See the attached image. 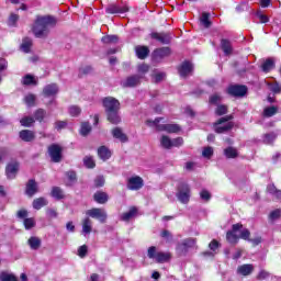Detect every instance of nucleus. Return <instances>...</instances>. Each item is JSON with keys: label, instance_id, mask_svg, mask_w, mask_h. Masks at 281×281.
I'll return each instance as SVG.
<instances>
[{"label": "nucleus", "instance_id": "obj_59", "mask_svg": "<svg viewBox=\"0 0 281 281\" xmlns=\"http://www.w3.org/2000/svg\"><path fill=\"white\" fill-rule=\"evenodd\" d=\"M248 235V243H251L252 247H256L258 245H260V243H262V238L261 237H256L254 239L249 238V232H247Z\"/></svg>", "mask_w": 281, "mask_h": 281}, {"label": "nucleus", "instance_id": "obj_24", "mask_svg": "<svg viewBox=\"0 0 281 281\" xmlns=\"http://www.w3.org/2000/svg\"><path fill=\"white\" fill-rule=\"evenodd\" d=\"M50 196L55 199V201H63V199H65V191L60 187H53Z\"/></svg>", "mask_w": 281, "mask_h": 281}, {"label": "nucleus", "instance_id": "obj_30", "mask_svg": "<svg viewBox=\"0 0 281 281\" xmlns=\"http://www.w3.org/2000/svg\"><path fill=\"white\" fill-rule=\"evenodd\" d=\"M221 48L224 52V56H229L232 52H234V49L232 48V42L225 38L221 41Z\"/></svg>", "mask_w": 281, "mask_h": 281}, {"label": "nucleus", "instance_id": "obj_20", "mask_svg": "<svg viewBox=\"0 0 281 281\" xmlns=\"http://www.w3.org/2000/svg\"><path fill=\"white\" fill-rule=\"evenodd\" d=\"M112 137H114V139H119L122 144H126V142H128V136H126L120 127L112 130Z\"/></svg>", "mask_w": 281, "mask_h": 281}, {"label": "nucleus", "instance_id": "obj_48", "mask_svg": "<svg viewBox=\"0 0 281 281\" xmlns=\"http://www.w3.org/2000/svg\"><path fill=\"white\" fill-rule=\"evenodd\" d=\"M83 166H86V168H95V160H93L91 156H86L83 158Z\"/></svg>", "mask_w": 281, "mask_h": 281}, {"label": "nucleus", "instance_id": "obj_13", "mask_svg": "<svg viewBox=\"0 0 281 281\" xmlns=\"http://www.w3.org/2000/svg\"><path fill=\"white\" fill-rule=\"evenodd\" d=\"M60 91V89L58 88V85L56 83H49L46 85L43 89V95L45 98H56V95H58V92Z\"/></svg>", "mask_w": 281, "mask_h": 281}, {"label": "nucleus", "instance_id": "obj_16", "mask_svg": "<svg viewBox=\"0 0 281 281\" xmlns=\"http://www.w3.org/2000/svg\"><path fill=\"white\" fill-rule=\"evenodd\" d=\"M18 172H19V162L18 161L8 164V166L5 168V175H7L8 179H16Z\"/></svg>", "mask_w": 281, "mask_h": 281}, {"label": "nucleus", "instance_id": "obj_36", "mask_svg": "<svg viewBox=\"0 0 281 281\" xmlns=\"http://www.w3.org/2000/svg\"><path fill=\"white\" fill-rule=\"evenodd\" d=\"M45 115H47V112L43 109H37L33 114V120L36 122H43L45 120Z\"/></svg>", "mask_w": 281, "mask_h": 281}, {"label": "nucleus", "instance_id": "obj_49", "mask_svg": "<svg viewBox=\"0 0 281 281\" xmlns=\"http://www.w3.org/2000/svg\"><path fill=\"white\" fill-rule=\"evenodd\" d=\"M25 104L27 106H34V103L36 102V95L30 93V94H26L25 98Z\"/></svg>", "mask_w": 281, "mask_h": 281}, {"label": "nucleus", "instance_id": "obj_45", "mask_svg": "<svg viewBox=\"0 0 281 281\" xmlns=\"http://www.w3.org/2000/svg\"><path fill=\"white\" fill-rule=\"evenodd\" d=\"M160 144L162 148H167V149L172 148V139H170V137L168 136H162L160 138Z\"/></svg>", "mask_w": 281, "mask_h": 281}, {"label": "nucleus", "instance_id": "obj_55", "mask_svg": "<svg viewBox=\"0 0 281 281\" xmlns=\"http://www.w3.org/2000/svg\"><path fill=\"white\" fill-rule=\"evenodd\" d=\"M87 251H89L87 245L80 246L78 248V257L79 258H85L87 256Z\"/></svg>", "mask_w": 281, "mask_h": 281}, {"label": "nucleus", "instance_id": "obj_42", "mask_svg": "<svg viewBox=\"0 0 281 281\" xmlns=\"http://www.w3.org/2000/svg\"><path fill=\"white\" fill-rule=\"evenodd\" d=\"M0 281H19V280L16 279V276L8 271H2L0 273Z\"/></svg>", "mask_w": 281, "mask_h": 281}, {"label": "nucleus", "instance_id": "obj_60", "mask_svg": "<svg viewBox=\"0 0 281 281\" xmlns=\"http://www.w3.org/2000/svg\"><path fill=\"white\" fill-rule=\"evenodd\" d=\"M23 85L25 86L34 85V77L32 75L24 76Z\"/></svg>", "mask_w": 281, "mask_h": 281}, {"label": "nucleus", "instance_id": "obj_27", "mask_svg": "<svg viewBox=\"0 0 281 281\" xmlns=\"http://www.w3.org/2000/svg\"><path fill=\"white\" fill-rule=\"evenodd\" d=\"M252 19H254L255 23H269V16H267L260 10L252 13Z\"/></svg>", "mask_w": 281, "mask_h": 281}, {"label": "nucleus", "instance_id": "obj_3", "mask_svg": "<svg viewBox=\"0 0 281 281\" xmlns=\"http://www.w3.org/2000/svg\"><path fill=\"white\" fill-rule=\"evenodd\" d=\"M247 240V229H243V224H234L226 233V240L229 245H238V240Z\"/></svg>", "mask_w": 281, "mask_h": 281}, {"label": "nucleus", "instance_id": "obj_58", "mask_svg": "<svg viewBox=\"0 0 281 281\" xmlns=\"http://www.w3.org/2000/svg\"><path fill=\"white\" fill-rule=\"evenodd\" d=\"M104 186V177L103 176H98L94 179V187L95 188H102Z\"/></svg>", "mask_w": 281, "mask_h": 281}, {"label": "nucleus", "instance_id": "obj_14", "mask_svg": "<svg viewBox=\"0 0 281 281\" xmlns=\"http://www.w3.org/2000/svg\"><path fill=\"white\" fill-rule=\"evenodd\" d=\"M105 12H106V14H126V12H128V7H126V5L120 7L117 4H109L105 8Z\"/></svg>", "mask_w": 281, "mask_h": 281}, {"label": "nucleus", "instance_id": "obj_54", "mask_svg": "<svg viewBox=\"0 0 281 281\" xmlns=\"http://www.w3.org/2000/svg\"><path fill=\"white\" fill-rule=\"evenodd\" d=\"M215 113L217 115H226V113H227V105H223V104L217 105V108L215 110Z\"/></svg>", "mask_w": 281, "mask_h": 281}, {"label": "nucleus", "instance_id": "obj_50", "mask_svg": "<svg viewBox=\"0 0 281 281\" xmlns=\"http://www.w3.org/2000/svg\"><path fill=\"white\" fill-rule=\"evenodd\" d=\"M212 155H214V148L204 147V149L202 151V157H204L205 159H211Z\"/></svg>", "mask_w": 281, "mask_h": 281}, {"label": "nucleus", "instance_id": "obj_56", "mask_svg": "<svg viewBox=\"0 0 281 281\" xmlns=\"http://www.w3.org/2000/svg\"><path fill=\"white\" fill-rule=\"evenodd\" d=\"M176 147V148H179L180 146H183V138L182 137H177V138H173L171 140V147Z\"/></svg>", "mask_w": 281, "mask_h": 281}, {"label": "nucleus", "instance_id": "obj_7", "mask_svg": "<svg viewBox=\"0 0 281 281\" xmlns=\"http://www.w3.org/2000/svg\"><path fill=\"white\" fill-rule=\"evenodd\" d=\"M226 93L232 98H245V95H247V86L229 85L226 89Z\"/></svg>", "mask_w": 281, "mask_h": 281}, {"label": "nucleus", "instance_id": "obj_62", "mask_svg": "<svg viewBox=\"0 0 281 281\" xmlns=\"http://www.w3.org/2000/svg\"><path fill=\"white\" fill-rule=\"evenodd\" d=\"M200 196L202 201H210V199H212V194H210L207 190H202Z\"/></svg>", "mask_w": 281, "mask_h": 281}, {"label": "nucleus", "instance_id": "obj_10", "mask_svg": "<svg viewBox=\"0 0 281 281\" xmlns=\"http://www.w3.org/2000/svg\"><path fill=\"white\" fill-rule=\"evenodd\" d=\"M48 155L53 164H60L63 161V147L58 144H52L48 147Z\"/></svg>", "mask_w": 281, "mask_h": 281}, {"label": "nucleus", "instance_id": "obj_37", "mask_svg": "<svg viewBox=\"0 0 281 281\" xmlns=\"http://www.w3.org/2000/svg\"><path fill=\"white\" fill-rule=\"evenodd\" d=\"M66 177L68 179V182L66 183V186L68 187L74 186V183L78 181V176L76 175V171H67Z\"/></svg>", "mask_w": 281, "mask_h": 281}, {"label": "nucleus", "instance_id": "obj_5", "mask_svg": "<svg viewBox=\"0 0 281 281\" xmlns=\"http://www.w3.org/2000/svg\"><path fill=\"white\" fill-rule=\"evenodd\" d=\"M147 257L150 260H155V262H158L159 265L164 262H168L170 260V254L168 252H157V247L151 246L147 250Z\"/></svg>", "mask_w": 281, "mask_h": 281}, {"label": "nucleus", "instance_id": "obj_38", "mask_svg": "<svg viewBox=\"0 0 281 281\" xmlns=\"http://www.w3.org/2000/svg\"><path fill=\"white\" fill-rule=\"evenodd\" d=\"M36 121L34 120V117L32 116H24L20 120V124L21 126H24L25 128H30L32 127V125L35 123Z\"/></svg>", "mask_w": 281, "mask_h": 281}, {"label": "nucleus", "instance_id": "obj_53", "mask_svg": "<svg viewBox=\"0 0 281 281\" xmlns=\"http://www.w3.org/2000/svg\"><path fill=\"white\" fill-rule=\"evenodd\" d=\"M223 100V97L221 94L215 93L210 97V104H218Z\"/></svg>", "mask_w": 281, "mask_h": 281}, {"label": "nucleus", "instance_id": "obj_31", "mask_svg": "<svg viewBox=\"0 0 281 281\" xmlns=\"http://www.w3.org/2000/svg\"><path fill=\"white\" fill-rule=\"evenodd\" d=\"M137 216V207L132 206L130 212H125L121 215V221L128 222L131 218H135Z\"/></svg>", "mask_w": 281, "mask_h": 281}, {"label": "nucleus", "instance_id": "obj_8", "mask_svg": "<svg viewBox=\"0 0 281 281\" xmlns=\"http://www.w3.org/2000/svg\"><path fill=\"white\" fill-rule=\"evenodd\" d=\"M86 214L90 218H97V221L100 223H106V218H109L106 211L104 209H100V207L90 209V210L86 211Z\"/></svg>", "mask_w": 281, "mask_h": 281}, {"label": "nucleus", "instance_id": "obj_32", "mask_svg": "<svg viewBox=\"0 0 281 281\" xmlns=\"http://www.w3.org/2000/svg\"><path fill=\"white\" fill-rule=\"evenodd\" d=\"M160 131H166V133H179L181 127L177 124H164L160 125Z\"/></svg>", "mask_w": 281, "mask_h": 281}, {"label": "nucleus", "instance_id": "obj_34", "mask_svg": "<svg viewBox=\"0 0 281 281\" xmlns=\"http://www.w3.org/2000/svg\"><path fill=\"white\" fill-rule=\"evenodd\" d=\"M267 193L276 196L277 200L281 202V190H278V188H276V184H268Z\"/></svg>", "mask_w": 281, "mask_h": 281}, {"label": "nucleus", "instance_id": "obj_39", "mask_svg": "<svg viewBox=\"0 0 281 281\" xmlns=\"http://www.w3.org/2000/svg\"><path fill=\"white\" fill-rule=\"evenodd\" d=\"M120 41V37L117 35H105L101 38V43H104V45H109L113 43L114 45Z\"/></svg>", "mask_w": 281, "mask_h": 281}, {"label": "nucleus", "instance_id": "obj_61", "mask_svg": "<svg viewBox=\"0 0 281 281\" xmlns=\"http://www.w3.org/2000/svg\"><path fill=\"white\" fill-rule=\"evenodd\" d=\"M149 69H150V66L146 64H140L138 66V74H148Z\"/></svg>", "mask_w": 281, "mask_h": 281}, {"label": "nucleus", "instance_id": "obj_4", "mask_svg": "<svg viewBox=\"0 0 281 281\" xmlns=\"http://www.w3.org/2000/svg\"><path fill=\"white\" fill-rule=\"evenodd\" d=\"M232 120H234L233 115H226L217 120V122L214 123L215 133H218V134L229 133V131L234 128V123L232 122Z\"/></svg>", "mask_w": 281, "mask_h": 281}, {"label": "nucleus", "instance_id": "obj_25", "mask_svg": "<svg viewBox=\"0 0 281 281\" xmlns=\"http://www.w3.org/2000/svg\"><path fill=\"white\" fill-rule=\"evenodd\" d=\"M93 229V222L89 217H85L82 220V234L83 236H88V234H91Z\"/></svg>", "mask_w": 281, "mask_h": 281}, {"label": "nucleus", "instance_id": "obj_15", "mask_svg": "<svg viewBox=\"0 0 281 281\" xmlns=\"http://www.w3.org/2000/svg\"><path fill=\"white\" fill-rule=\"evenodd\" d=\"M142 80V76L139 75H134L127 77L125 80L121 82L122 87L124 88H132V87H137Z\"/></svg>", "mask_w": 281, "mask_h": 281}, {"label": "nucleus", "instance_id": "obj_52", "mask_svg": "<svg viewBox=\"0 0 281 281\" xmlns=\"http://www.w3.org/2000/svg\"><path fill=\"white\" fill-rule=\"evenodd\" d=\"M36 226V222L34 218H24V227L25 229H32V227Z\"/></svg>", "mask_w": 281, "mask_h": 281}, {"label": "nucleus", "instance_id": "obj_19", "mask_svg": "<svg viewBox=\"0 0 281 281\" xmlns=\"http://www.w3.org/2000/svg\"><path fill=\"white\" fill-rule=\"evenodd\" d=\"M98 153V157L99 159H101V161H109V159H111V156L113 155L111 153V149H109V147L106 146H100L97 150Z\"/></svg>", "mask_w": 281, "mask_h": 281}, {"label": "nucleus", "instance_id": "obj_6", "mask_svg": "<svg viewBox=\"0 0 281 281\" xmlns=\"http://www.w3.org/2000/svg\"><path fill=\"white\" fill-rule=\"evenodd\" d=\"M178 201L184 205L190 203V186L186 182H180L178 184V192L176 194Z\"/></svg>", "mask_w": 281, "mask_h": 281}, {"label": "nucleus", "instance_id": "obj_1", "mask_svg": "<svg viewBox=\"0 0 281 281\" xmlns=\"http://www.w3.org/2000/svg\"><path fill=\"white\" fill-rule=\"evenodd\" d=\"M56 25V18L52 15L37 16L33 26V34L36 38H45L49 34V27Z\"/></svg>", "mask_w": 281, "mask_h": 281}, {"label": "nucleus", "instance_id": "obj_63", "mask_svg": "<svg viewBox=\"0 0 281 281\" xmlns=\"http://www.w3.org/2000/svg\"><path fill=\"white\" fill-rule=\"evenodd\" d=\"M209 247H210L211 251H216V249H218V247H221V244L216 239H213L209 244Z\"/></svg>", "mask_w": 281, "mask_h": 281}, {"label": "nucleus", "instance_id": "obj_12", "mask_svg": "<svg viewBox=\"0 0 281 281\" xmlns=\"http://www.w3.org/2000/svg\"><path fill=\"white\" fill-rule=\"evenodd\" d=\"M144 188V179L139 176L131 177L127 180V190H142Z\"/></svg>", "mask_w": 281, "mask_h": 281}, {"label": "nucleus", "instance_id": "obj_44", "mask_svg": "<svg viewBox=\"0 0 281 281\" xmlns=\"http://www.w3.org/2000/svg\"><path fill=\"white\" fill-rule=\"evenodd\" d=\"M200 21L204 27H210L212 25V22L210 21V13L207 12L202 13Z\"/></svg>", "mask_w": 281, "mask_h": 281}, {"label": "nucleus", "instance_id": "obj_23", "mask_svg": "<svg viewBox=\"0 0 281 281\" xmlns=\"http://www.w3.org/2000/svg\"><path fill=\"white\" fill-rule=\"evenodd\" d=\"M19 137H20V139H22V142H34L36 135L34 134L33 131L22 130L19 133Z\"/></svg>", "mask_w": 281, "mask_h": 281}, {"label": "nucleus", "instance_id": "obj_22", "mask_svg": "<svg viewBox=\"0 0 281 281\" xmlns=\"http://www.w3.org/2000/svg\"><path fill=\"white\" fill-rule=\"evenodd\" d=\"M151 38L158 41L162 45L170 44V35L167 33H151Z\"/></svg>", "mask_w": 281, "mask_h": 281}, {"label": "nucleus", "instance_id": "obj_47", "mask_svg": "<svg viewBox=\"0 0 281 281\" xmlns=\"http://www.w3.org/2000/svg\"><path fill=\"white\" fill-rule=\"evenodd\" d=\"M263 144H273L276 142V133L265 134L262 137Z\"/></svg>", "mask_w": 281, "mask_h": 281}, {"label": "nucleus", "instance_id": "obj_64", "mask_svg": "<svg viewBox=\"0 0 281 281\" xmlns=\"http://www.w3.org/2000/svg\"><path fill=\"white\" fill-rule=\"evenodd\" d=\"M239 276H247V265H243L237 269Z\"/></svg>", "mask_w": 281, "mask_h": 281}, {"label": "nucleus", "instance_id": "obj_57", "mask_svg": "<svg viewBox=\"0 0 281 281\" xmlns=\"http://www.w3.org/2000/svg\"><path fill=\"white\" fill-rule=\"evenodd\" d=\"M281 216V210L277 209L270 213V221H278Z\"/></svg>", "mask_w": 281, "mask_h": 281}, {"label": "nucleus", "instance_id": "obj_28", "mask_svg": "<svg viewBox=\"0 0 281 281\" xmlns=\"http://www.w3.org/2000/svg\"><path fill=\"white\" fill-rule=\"evenodd\" d=\"M93 199L95 203L104 205V203L109 201V194H106V192L98 191L94 193Z\"/></svg>", "mask_w": 281, "mask_h": 281}, {"label": "nucleus", "instance_id": "obj_41", "mask_svg": "<svg viewBox=\"0 0 281 281\" xmlns=\"http://www.w3.org/2000/svg\"><path fill=\"white\" fill-rule=\"evenodd\" d=\"M274 67H276V64L273 63L272 59H267L261 65V69L262 71H265V74H269V71H271Z\"/></svg>", "mask_w": 281, "mask_h": 281}, {"label": "nucleus", "instance_id": "obj_18", "mask_svg": "<svg viewBox=\"0 0 281 281\" xmlns=\"http://www.w3.org/2000/svg\"><path fill=\"white\" fill-rule=\"evenodd\" d=\"M192 69H194V66L192 65V63L183 61L179 67L178 71L181 78H186V76H190V74H192Z\"/></svg>", "mask_w": 281, "mask_h": 281}, {"label": "nucleus", "instance_id": "obj_26", "mask_svg": "<svg viewBox=\"0 0 281 281\" xmlns=\"http://www.w3.org/2000/svg\"><path fill=\"white\" fill-rule=\"evenodd\" d=\"M42 243L43 241L41 240V238L36 236H32L27 240V245L33 251H38V249H41Z\"/></svg>", "mask_w": 281, "mask_h": 281}, {"label": "nucleus", "instance_id": "obj_11", "mask_svg": "<svg viewBox=\"0 0 281 281\" xmlns=\"http://www.w3.org/2000/svg\"><path fill=\"white\" fill-rule=\"evenodd\" d=\"M170 54H171L170 47H160L153 52L151 58L156 63H159L160 60H164V58H168Z\"/></svg>", "mask_w": 281, "mask_h": 281}, {"label": "nucleus", "instance_id": "obj_33", "mask_svg": "<svg viewBox=\"0 0 281 281\" xmlns=\"http://www.w3.org/2000/svg\"><path fill=\"white\" fill-rule=\"evenodd\" d=\"M48 204H49V202L45 198H37V199L33 200V209L34 210H41V209L47 206Z\"/></svg>", "mask_w": 281, "mask_h": 281}, {"label": "nucleus", "instance_id": "obj_17", "mask_svg": "<svg viewBox=\"0 0 281 281\" xmlns=\"http://www.w3.org/2000/svg\"><path fill=\"white\" fill-rule=\"evenodd\" d=\"M37 192H38V184L36 183V180L30 179L25 188L26 196H34V194H36Z\"/></svg>", "mask_w": 281, "mask_h": 281}, {"label": "nucleus", "instance_id": "obj_43", "mask_svg": "<svg viewBox=\"0 0 281 281\" xmlns=\"http://www.w3.org/2000/svg\"><path fill=\"white\" fill-rule=\"evenodd\" d=\"M90 133H91V124H89V122H83L81 124L80 135H82V137H87V135H89Z\"/></svg>", "mask_w": 281, "mask_h": 281}, {"label": "nucleus", "instance_id": "obj_40", "mask_svg": "<svg viewBox=\"0 0 281 281\" xmlns=\"http://www.w3.org/2000/svg\"><path fill=\"white\" fill-rule=\"evenodd\" d=\"M278 113V106L271 105L263 109V117H273Z\"/></svg>", "mask_w": 281, "mask_h": 281}, {"label": "nucleus", "instance_id": "obj_2", "mask_svg": "<svg viewBox=\"0 0 281 281\" xmlns=\"http://www.w3.org/2000/svg\"><path fill=\"white\" fill-rule=\"evenodd\" d=\"M103 106L108 116V121L111 124H120L122 119L120 117V101L113 97H106L103 99Z\"/></svg>", "mask_w": 281, "mask_h": 281}, {"label": "nucleus", "instance_id": "obj_29", "mask_svg": "<svg viewBox=\"0 0 281 281\" xmlns=\"http://www.w3.org/2000/svg\"><path fill=\"white\" fill-rule=\"evenodd\" d=\"M32 45H33V42H32V38L30 37H24L22 40V44L20 46V49L21 52H23L24 54H30L31 49H32Z\"/></svg>", "mask_w": 281, "mask_h": 281}, {"label": "nucleus", "instance_id": "obj_35", "mask_svg": "<svg viewBox=\"0 0 281 281\" xmlns=\"http://www.w3.org/2000/svg\"><path fill=\"white\" fill-rule=\"evenodd\" d=\"M224 155L226 159H236L238 157V150L234 147H227L224 149Z\"/></svg>", "mask_w": 281, "mask_h": 281}, {"label": "nucleus", "instance_id": "obj_21", "mask_svg": "<svg viewBox=\"0 0 281 281\" xmlns=\"http://www.w3.org/2000/svg\"><path fill=\"white\" fill-rule=\"evenodd\" d=\"M135 53L139 60H146V58H148V55L150 54V49H148V46H136Z\"/></svg>", "mask_w": 281, "mask_h": 281}, {"label": "nucleus", "instance_id": "obj_9", "mask_svg": "<svg viewBox=\"0 0 281 281\" xmlns=\"http://www.w3.org/2000/svg\"><path fill=\"white\" fill-rule=\"evenodd\" d=\"M196 245V239L194 238H187L182 243L178 244L177 246V254L179 256H187L188 251L192 249Z\"/></svg>", "mask_w": 281, "mask_h": 281}, {"label": "nucleus", "instance_id": "obj_51", "mask_svg": "<svg viewBox=\"0 0 281 281\" xmlns=\"http://www.w3.org/2000/svg\"><path fill=\"white\" fill-rule=\"evenodd\" d=\"M268 87L272 93H281V87L279 82L268 83Z\"/></svg>", "mask_w": 281, "mask_h": 281}, {"label": "nucleus", "instance_id": "obj_46", "mask_svg": "<svg viewBox=\"0 0 281 281\" xmlns=\"http://www.w3.org/2000/svg\"><path fill=\"white\" fill-rule=\"evenodd\" d=\"M68 112H69V115H71V117H78V115L82 113V110L78 105H71L69 106Z\"/></svg>", "mask_w": 281, "mask_h": 281}]
</instances>
